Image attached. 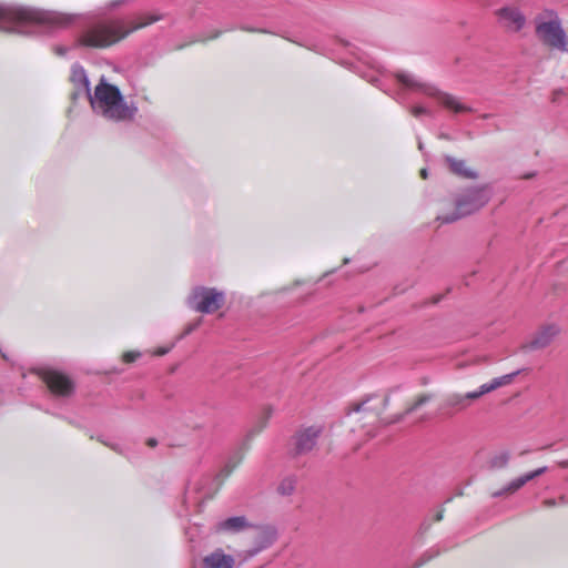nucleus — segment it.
I'll list each match as a JSON object with an SVG mask.
<instances>
[{
  "mask_svg": "<svg viewBox=\"0 0 568 568\" xmlns=\"http://www.w3.org/2000/svg\"><path fill=\"white\" fill-rule=\"evenodd\" d=\"M509 458H510L509 452L503 450V452L494 455L489 459V463H488L489 468L490 469H501V468H505L508 465Z\"/></svg>",
  "mask_w": 568,
  "mask_h": 568,
  "instance_id": "aec40b11",
  "label": "nucleus"
},
{
  "mask_svg": "<svg viewBox=\"0 0 568 568\" xmlns=\"http://www.w3.org/2000/svg\"><path fill=\"white\" fill-rule=\"evenodd\" d=\"M220 33H221V32H216V33H214V34L211 37V39L217 38V37L220 36Z\"/></svg>",
  "mask_w": 568,
  "mask_h": 568,
  "instance_id": "c9c22d12",
  "label": "nucleus"
},
{
  "mask_svg": "<svg viewBox=\"0 0 568 568\" xmlns=\"http://www.w3.org/2000/svg\"><path fill=\"white\" fill-rule=\"evenodd\" d=\"M493 379L489 383L483 384L477 390L468 392L467 397H471L473 400L480 398L483 395L495 390Z\"/></svg>",
  "mask_w": 568,
  "mask_h": 568,
  "instance_id": "4be33fe9",
  "label": "nucleus"
},
{
  "mask_svg": "<svg viewBox=\"0 0 568 568\" xmlns=\"http://www.w3.org/2000/svg\"><path fill=\"white\" fill-rule=\"evenodd\" d=\"M558 326L551 324L541 327L535 336L525 345L529 351H536L547 347L552 339L558 335Z\"/></svg>",
  "mask_w": 568,
  "mask_h": 568,
  "instance_id": "4468645a",
  "label": "nucleus"
},
{
  "mask_svg": "<svg viewBox=\"0 0 568 568\" xmlns=\"http://www.w3.org/2000/svg\"><path fill=\"white\" fill-rule=\"evenodd\" d=\"M409 112L415 118H420L422 115H430L432 112L422 105H414L409 108Z\"/></svg>",
  "mask_w": 568,
  "mask_h": 568,
  "instance_id": "b1692460",
  "label": "nucleus"
},
{
  "mask_svg": "<svg viewBox=\"0 0 568 568\" xmlns=\"http://www.w3.org/2000/svg\"><path fill=\"white\" fill-rule=\"evenodd\" d=\"M420 176H422L423 179H427V176H428V171H427V169H422V170H420Z\"/></svg>",
  "mask_w": 568,
  "mask_h": 568,
  "instance_id": "7c9ffc66",
  "label": "nucleus"
},
{
  "mask_svg": "<svg viewBox=\"0 0 568 568\" xmlns=\"http://www.w3.org/2000/svg\"><path fill=\"white\" fill-rule=\"evenodd\" d=\"M190 308L202 314H212L225 303V294L214 287L195 286L187 296Z\"/></svg>",
  "mask_w": 568,
  "mask_h": 568,
  "instance_id": "0eeeda50",
  "label": "nucleus"
},
{
  "mask_svg": "<svg viewBox=\"0 0 568 568\" xmlns=\"http://www.w3.org/2000/svg\"><path fill=\"white\" fill-rule=\"evenodd\" d=\"M74 19L55 11H43L36 8L0 4V31L21 36H33L44 26L67 27Z\"/></svg>",
  "mask_w": 568,
  "mask_h": 568,
  "instance_id": "f257e3e1",
  "label": "nucleus"
},
{
  "mask_svg": "<svg viewBox=\"0 0 568 568\" xmlns=\"http://www.w3.org/2000/svg\"><path fill=\"white\" fill-rule=\"evenodd\" d=\"M499 24L509 32H519L526 24V17L517 7L505 6L495 12Z\"/></svg>",
  "mask_w": 568,
  "mask_h": 568,
  "instance_id": "9d476101",
  "label": "nucleus"
},
{
  "mask_svg": "<svg viewBox=\"0 0 568 568\" xmlns=\"http://www.w3.org/2000/svg\"><path fill=\"white\" fill-rule=\"evenodd\" d=\"M141 356V354L139 352H126L124 355H123V359L124 362L126 363H132L134 362L136 358H139Z\"/></svg>",
  "mask_w": 568,
  "mask_h": 568,
  "instance_id": "393cba45",
  "label": "nucleus"
},
{
  "mask_svg": "<svg viewBox=\"0 0 568 568\" xmlns=\"http://www.w3.org/2000/svg\"><path fill=\"white\" fill-rule=\"evenodd\" d=\"M110 447L115 450V452H121L120 450V446L118 444H114V445H110Z\"/></svg>",
  "mask_w": 568,
  "mask_h": 568,
  "instance_id": "72a5a7b5",
  "label": "nucleus"
},
{
  "mask_svg": "<svg viewBox=\"0 0 568 568\" xmlns=\"http://www.w3.org/2000/svg\"><path fill=\"white\" fill-rule=\"evenodd\" d=\"M547 471V467H539L532 471L526 473L515 479H513L510 483H508L505 487H503L499 490H496L491 494V497L499 498L504 495H510L519 490L521 487H524L528 481L537 478L538 476L545 474Z\"/></svg>",
  "mask_w": 568,
  "mask_h": 568,
  "instance_id": "ddd939ff",
  "label": "nucleus"
},
{
  "mask_svg": "<svg viewBox=\"0 0 568 568\" xmlns=\"http://www.w3.org/2000/svg\"><path fill=\"white\" fill-rule=\"evenodd\" d=\"M251 527H253V525L248 523L245 516L230 517L216 524L217 531H226L232 534L243 531Z\"/></svg>",
  "mask_w": 568,
  "mask_h": 568,
  "instance_id": "dca6fc26",
  "label": "nucleus"
},
{
  "mask_svg": "<svg viewBox=\"0 0 568 568\" xmlns=\"http://www.w3.org/2000/svg\"><path fill=\"white\" fill-rule=\"evenodd\" d=\"M545 505H546V506H548V507H550V506L556 505V501H555V500H552V499H547V500H545Z\"/></svg>",
  "mask_w": 568,
  "mask_h": 568,
  "instance_id": "2f4dec72",
  "label": "nucleus"
},
{
  "mask_svg": "<svg viewBox=\"0 0 568 568\" xmlns=\"http://www.w3.org/2000/svg\"><path fill=\"white\" fill-rule=\"evenodd\" d=\"M92 109L104 118L113 121L132 120L138 111L134 104L129 105L116 85L104 79L95 87L94 94L88 95Z\"/></svg>",
  "mask_w": 568,
  "mask_h": 568,
  "instance_id": "7ed1b4c3",
  "label": "nucleus"
},
{
  "mask_svg": "<svg viewBox=\"0 0 568 568\" xmlns=\"http://www.w3.org/2000/svg\"><path fill=\"white\" fill-rule=\"evenodd\" d=\"M430 399H432V396L428 394H424V395L419 396L410 407H408L404 413L398 414L390 420L386 422V424H394V423H398V422L403 420L405 416L412 414L413 412H415L417 408H419L420 406H423Z\"/></svg>",
  "mask_w": 568,
  "mask_h": 568,
  "instance_id": "6ab92c4d",
  "label": "nucleus"
},
{
  "mask_svg": "<svg viewBox=\"0 0 568 568\" xmlns=\"http://www.w3.org/2000/svg\"><path fill=\"white\" fill-rule=\"evenodd\" d=\"M471 397L466 394L450 393L444 397L439 405V412L447 416L466 410L471 405Z\"/></svg>",
  "mask_w": 568,
  "mask_h": 568,
  "instance_id": "f8f14e48",
  "label": "nucleus"
},
{
  "mask_svg": "<svg viewBox=\"0 0 568 568\" xmlns=\"http://www.w3.org/2000/svg\"><path fill=\"white\" fill-rule=\"evenodd\" d=\"M440 138L448 139L447 134H442Z\"/></svg>",
  "mask_w": 568,
  "mask_h": 568,
  "instance_id": "58836bf2",
  "label": "nucleus"
},
{
  "mask_svg": "<svg viewBox=\"0 0 568 568\" xmlns=\"http://www.w3.org/2000/svg\"><path fill=\"white\" fill-rule=\"evenodd\" d=\"M520 373V371H516V372H513L510 374H506V375H503V376H499V377H496L493 379L494 382V385L497 388L501 387V386H505V385H508L510 384L514 378Z\"/></svg>",
  "mask_w": 568,
  "mask_h": 568,
  "instance_id": "5701e85b",
  "label": "nucleus"
},
{
  "mask_svg": "<svg viewBox=\"0 0 568 568\" xmlns=\"http://www.w3.org/2000/svg\"><path fill=\"white\" fill-rule=\"evenodd\" d=\"M161 18L160 14H143L130 28H126L122 20L97 22L82 33L80 43L90 48H108L131 32L156 22Z\"/></svg>",
  "mask_w": 568,
  "mask_h": 568,
  "instance_id": "f03ea898",
  "label": "nucleus"
},
{
  "mask_svg": "<svg viewBox=\"0 0 568 568\" xmlns=\"http://www.w3.org/2000/svg\"><path fill=\"white\" fill-rule=\"evenodd\" d=\"M364 404H365V403H359V404L354 405V407H353L352 409H349V410L347 412V414L349 415V414H352L353 412H355V413L361 412V410L363 409Z\"/></svg>",
  "mask_w": 568,
  "mask_h": 568,
  "instance_id": "cd10ccee",
  "label": "nucleus"
},
{
  "mask_svg": "<svg viewBox=\"0 0 568 568\" xmlns=\"http://www.w3.org/2000/svg\"><path fill=\"white\" fill-rule=\"evenodd\" d=\"M241 29L244 30V31H248V32H262V33H266L267 32L264 29H254V28L246 27V26L241 27Z\"/></svg>",
  "mask_w": 568,
  "mask_h": 568,
  "instance_id": "bb28decb",
  "label": "nucleus"
},
{
  "mask_svg": "<svg viewBox=\"0 0 568 568\" xmlns=\"http://www.w3.org/2000/svg\"><path fill=\"white\" fill-rule=\"evenodd\" d=\"M194 327L193 326H190L186 331V334H189Z\"/></svg>",
  "mask_w": 568,
  "mask_h": 568,
  "instance_id": "4c0bfd02",
  "label": "nucleus"
},
{
  "mask_svg": "<svg viewBox=\"0 0 568 568\" xmlns=\"http://www.w3.org/2000/svg\"><path fill=\"white\" fill-rule=\"evenodd\" d=\"M443 519V509H440L439 511H437L436 516H435V520L436 521H440Z\"/></svg>",
  "mask_w": 568,
  "mask_h": 568,
  "instance_id": "c756f323",
  "label": "nucleus"
},
{
  "mask_svg": "<svg viewBox=\"0 0 568 568\" xmlns=\"http://www.w3.org/2000/svg\"><path fill=\"white\" fill-rule=\"evenodd\" d=\"M54 52L58 55H64L68 52V48L62 47V45H57V47H54Z\"/></svg>",
  "mask_w": 568,
  "mask_h": 568,
  "instance_id": "a878e982",
  "label": "nucleus"
},
{
  "mask_svg": "<svg viewBox=\"0 0 568 568\" xmlns=\"http://www.w3.org/2000/svg\"><path fill=\"white\" fill-rule=\"evenodd\" d=\"M234 566L235 558L225 554L222 548H216L202 560V568H234Z\"/></svg>",
  "mask_w": 568,
  "mask_h": 568,
  "instance_id": "2eb2a0df",
  "label": "nucleus"
},
{
  "mask_svg": "<svg viewBox=\"0 0 568 568\" xmlns=\"http://www.w3.org/2000/svg\"><path fill=\"white\" fill-rule=\"evenodd\" d=\"M71 81L77 88V92L73 93L75 98L80 92L85 93V95H90V81L85 73V70L79 63H74L71 70Z\"/></svg>",
  "mask_w": 568,
  "mask_h": 568,
  "instance_id": "f3484780",
  "label": "nucleus"
},
{
  "mask_svg": "<svg viewBox=\"0 0 568 568\" xmlns=\"http://www.w3.org/2000/svg\"><path fill=\"white\" fill-rule=\"evenodd\" d=\"M277 539V531L271 526L260 527L254 538V546L239 552L240 562L243 564L255 557L261 551L270 548Z\"/></svg>",
  "mask_w": 568,
  "mask_h": 568,
  "instance_id": "6e6552de",
  "label": "nucleus"
},
{
  "mask_svg": "<svg viewBox=\"0 0 568 568\" xmlns=\"http://www.w3.org/2000/svg\"><path fill=\"white\" fill-rule=\"evenodd\" d=\"M550 17L546 20L539 14L535 18V31L540 42L561 52H568V37L561 26V20L555 11H547Z\"/></svg>",
  "mask_w": 568,
  "mask_h": 568,
  "instance_id": "423d86ee",
  "label": "nucleus"
},
{
  "mask_svg": "<svg viewBox=\"0 0 568 568\" xmlns=\"http://www.w3.org/2000/svg\"><path fill=\"white\" fill-rule=\"evenodd\" d=\"M559 466L562 467V468H568V459L560 462Z\"/></svg>",
  "mask_w": 568,
  "mask_h": 568,
  "instance_id": "473e14b6",
  "label": "nucleus"
},
{
  "mask_svg": "<svg viewBox=\"0 0 568 568\" xmlns=\"http://www.w3.org/2000/svg\"><path fill=\"white\" fill-rule=\"evenodd\" d=\"M423 148H424V145H423V143L419 141V142H418V149H419V150H423Z\"/></svg>",
  "mask_w": 568,
  "mask_h": 568,
  "instance_id": "e433bc0d",
  "label": "nucleus"
},
{
  "mask_svg": "<svg viewBox=\"0 0 568 568\" xmlns=\"http://www.w3.org/2000/svg\"><path fill=\"white\" fill-rule=\"evenodd\" d=\"M168 353V349H160L156 352L158 355H164Z\"/></svg>",
  "mask_w": 568,
  "mask_h": 568,
  "instance_id": "f704fd0d",
  "label": "nucleus"
},
{
  "mask_svg": "<svg viewBox=\"0 0 568 568\" xmlns=\"http://www.w3.org/2000/svg\"><path fill=\"white\" fill-rule=\"evenodd\" d=\"M322 432L321 426H310L297 432L294 443L295 455H304L313 450Z\"/></svg>",
  "mask_w": 568,
  "mask_h": 568,
  "instance_id": "9b49d317",
  "label": "nucleus"
},
{
  "mask_svg": "<svg viewBox=\"0 0 568 568\" xmlns=\"http://www.w3.org/2000/svg\"><path fill=\"white\" fill-rule=\"evenodd\" d=\"M444 159L453 174L468 180L478 179V173L467 168L465 160H459L452 155H445Z\"/></svg>",
  "mask_w": 568,
  "mask_h": 568,
  "instance_id": "a211bd4d",
  "label": "nucleus"
},
{
  "mask_svg": "<svg viewBox=\"0 0 568 568\" xmlns=\"http://www.w3.org/2000/svg\"><path fill=\"white\" fill-rule=\"evenodd\" d=\"M296 486V479L294 477L284 478L277 486V493L282 496H291Z\"/></svg>",
  "mask_w": 568,
  "mask_h": 568,
  "instance_id": "412c9836",
  "label": "nucleus"
},
{
  "mask_svg": "<svg viewBox=\"0 0 568 568\" xmlns=\"http://www.w3.org/2000/svg\"><path fill=\"white\" fill-rule=\"evenodd\" d=\"M490 200L487 186H470L460 192L455 199V211L438 215L437 220L444 224L456 222L465 216L476 213Z\"/></svg>",
  "mask_w": 568,
  "mask_h": 568,
  "instance_id": "39448f33",
  "label": "nucleus"
},
{
  "mask_svg": "<svg viewBox=\"0 0 568 568\" xmlns=\"http://www.w3.org/2000/svg\"><path fill=\"white\" fill-rule=\"evenodd\" d=\"M41 376L52 394L62 397L72 395L74 383L65 374L54 369H45Z\"/></svg>",
  "mask_w": 568,
  "mask_h": 568,
  "instance_id": "1a4fd4ad",
  "label": "nucleus"
},
{
  "mask_svg": "<svg viewBox=\"0 0 568 568\" xmlns=\"http://www.w3.org/2000/svg\"><path fill=\"white\" fill-rule=\"evenodd\" d=\"M395 78L406 89L418 91L427 97L434 98L445 109L453 111L454 113L471 112L473 109L460 100L447 92L439 90L436 85L427 82H423L417 77L405 71L395 72Z\"/></svg>",
  "mask_w": 568,
  "mask_h": 568,
  "instance_id": "20e7f679",
  "label": "nucleus"
},
{
  "mask_svg": "<svg viewBox=\"0 0 568 568\" xmlns=\"http://www.w3.org/2000/svg\"><path fill=\"white\" fill-rule=\"evenodd\" d=\"M148 446L155 447L158 445V442L155 438H149L146 442Z\"/></svg>",
  "mask_w": 568,
  "mask_h": 568,
  "instance_id": "c85d7f7f",
  "label": "nucleus"
}]
</instances>
